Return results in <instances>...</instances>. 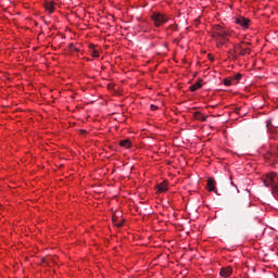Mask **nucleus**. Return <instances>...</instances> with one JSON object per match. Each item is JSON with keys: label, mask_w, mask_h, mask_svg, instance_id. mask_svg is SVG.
Returning <instances> with one entry per match:
<instances>
[{"label": "nucleus", "mask_w": 278, "mask_h": 278, "mask_svg": "<svg viewBox=\"0 0 278 278\" xmlns=\"http://www.w3.org/2000/svg\"><path fill=\"white\" fill-rule=\"evenodd\" d=\"M90 54L92 55V58H99V51L97 50H90Z\"/></svg>", "instance_id": "nucleus-18"}, {"label": "nucleus", "mask_w": 278, "mask_h": 278, "mask_svg": "<svg viewBox=\"0 0 278 278\" xmlns=\"http://www.w3.org/2000/svg\"><path fill=\"white\" fill-rule=\"evenodd\" d=\"M94 47H96L94 43H90V45H89L90 51H94V50H96Z\"/></svg>", "instance_id": "nucleus-23"}, {"label": "nucleus", "mask_w": 278, "mask_h": 278, "mask_svg": "<svg viewBox=\"0 0 278 278\" xmlns=\"http://www.w3.org/2000/svg\"><path fill=\"white\" fill-rule=\"evenodd\" d=\"M232 273H233V269L231 268V266H227V267H223L220 269L219 275H220V277L227 278V277H231Z\"/></svg>", "instance_id": "nucleus-7"}, {"label": "nucleus", "mask_w": 278, "mask_h": 278, "mask_svg": "<svg viewBox=\"0 0 278 278\" xmlns=\"http://www.w3.org/2000/svg\"><path fill=\"white\" fill-rule=\"evenodd\" d=\"M193 118H195V121H201L202 123H205V121H207V117L199 111H195L193 113Z\"/></svg>", "instance_id": "nucleus-9"}, {"label": "nucleus", "mask_w": 278, "mask_h": 278, "mask_svg": "<svg viewBox=\"0 0 278 278\" xmlns=\"http://www.w3.org/2000/svg\"><path fill=\"white\" fill-rule=\"evenodd\" d=\"M113 223H114L115 227H123V222L116 223V219L113 218Z\"/></svg>", "instance_id": "nucleus-20"}, {"label": "nucleus", "mask_w": 278, "mask_h": 278, "mask_svg": "<svg viewBox=\"0 0 278 278\" xmlns=\"http://www.w3.org/2000/svg\"><path fill=\"white\" fill-rule=\"evenodd\" d=\"M119 146L124 147L125 149H131V141L129 139L121 140Z\"/></svg>", "instance_id": "nucleus-13"}, {"label": "nucleus", "mask_w": 278, "mask_h": 278, "mask_svg": "<svg viewBox=\"0 0 278 278\" xmlns=\"http://www.w3.org/2000/svg\"><path fill=\"white\" fill-rule=\"evenodd\" d=\"M249 207H251V201H249L248 199L239 201L235 206L236 218H244V216H247Z\"/></svg>", "instance_id": "nucleus-1"}, {"label": "nucleus", "mask_w": 278, "mask_h": 278, "mask_svg": "<svg viewBox=\"0 0 278 278\" xmlns=\"http://www.w3.org/2000/svg\"><path fill=\"white\" fill-rule=\"evenodd\" d=\"M271 192H273L274 197H276V199H278V186L277 185L271 187Z\"/></svg>", "instance_id": "nucleus-16"}, {"label": "nucleus", "mask_w": 278, "mask_h": 278, "mask_svg": "<svg viewBox=\"0 0 278 278\" xmlns=\"http://www.w3.org/2000/svg\"><path fill=\"white\" fill-rule=\"evenodd\" d=\"M201 81H203L202 79L198 80L195 84L191 85L189 87V90L191 92H197V90H199V88H203V84H201Z\"/></svg>", "instance_id": "nucleus-10"}, {"label": "nucleus", "mask_w": 278, "mask_h": 278, "mask_svg": "<svg viewBox=\"0 0 278 278\" xmlns=\"http://www.w3.org/2000/svg\"><path fill=\"white\" fill-rule=\"evenodd\" d=\"M210 60H212V62H214V58L211 56Z\"/></svg>", "instance_id": "nucleus-26"}, {"label": "nucleus", "mask_w": 278, "mask_h": 278, "mask_svg": "<svg viewBox=\"0 0 278 278\" xmlns=\"http://www.w3.org/2000/svg\"><path fill=\"white\" fill-rule=\"evenodd\" d=\"M231 81H233L232 78H225L224 79V86H231Z\"/></svg>", "instance_id": "nucleus-17"}, {"label": "nucleus", "mask_w": 278, "mask_h": 278, "mask_svg": "<svg viewBox=\"0 0 278 278\" xmlns=\"http://www.w3.org/2000/svg\"><path fill=\"white\" fill-rule=\"evenodd\" d=\"M45 9L47 10V12H49L50 14H52V12H54L55 10V2L53 1H47L45 3Z\"/></svg>", "instance_id": "nucleus-8"}, {"label": "nucleus", "mask_w": 278, "mask_h": 278, "mask_svg": "<svg viewBox=\"0 0 278 278\" xmlns=\"http://www.w3.org/2000/svg\"><path fill=\"white\" fill-rule=\"evenodd\" d=\"M152 20L154 21L155 27H160L161 25H164V23H167L168 17L162 13H154Z\"/></svg>", "instance_id": "nucleus-3"}, {"label": "nucleus", "mask_w": 278, "mask_h": 278, "mask_svg": "<svg viewBox=\"0 0 278 278\" xmlns=\"http://www.w3.org/2000/svg\"><path fill=\"white\" fill-rule=\"evenodd\" d=\"M230 55H233V53H236V49H233V50H229V52H228Z\"/></svg>", "instance_id": "nucleus-24"}, {"label": "nucleus", "mask_w": 278, "mask_h": 278, "mask_svg": "<svg viewBox=\"0 0 278 278\" xmlns=\"http://www.w3.org/2000/svg\"><path fill=\"white\" fill-rule=\"evenodd\" d=\"M229 36V33L223 28L220 25H215L213 27V38H227Z\"/></svg>", "instance_id": "nucleus-2"}, {"label": "nucleus", "mask_w": 278, "mask_h": 278, "mask_svg": "<svg viewBox=\"0 0 278 278\" xmlns=\"http://www.w3.org/2000/svg\"><path fill=\"white\" fill-rule=\"evenodd\" d=\"M168 190V184L163 181L157 185V192H166Z\"/></svg>", "instance_id": "nucleus-11"}, {"label": "nucleus", "mask_w": 278, "mask_h": 278, "mask_svg": "<svg viewBox=\"0 0 278 278\" xmlns=\"http://www.w3.org/2000/svg\"><path fill=\"white\" fill-rule=\"evenodd\" d=\"M242 79V74H237L233 78L232 81H240Z\"/></svg>", "instance_id": "nucleus-19"}, {"label": "nucleus", "mask_w": 278, "mask_h": 278, "mask_svg": "<svg viewBox=\"0 0 278 278\" xmlns=\"http://www.w3.org/2000/svg\"><path fill=\"white\" fill-rule=\"evenodd\" d=\"M215 39L217 40V47H223V46L227 45V41L229 40V39H227V37H225V38L217 37Z\"/></svg>", "instance_id": "nucleus-14"}, {"label": "nucleus", "mask_w": 278, "mask_h": 278, "mask_svg": "<svg viewBox=\"0 0 278 278\" xmlns=\"http://www.w3.org/2000/svg\"><path fill=\"white\" fill-rule=\"evenodd\" d=\"M233 112L236 113V114H239L240 115V108L239 106H233Z\"/></svg>", "instance_id": "nucleus-21"}, {"label": "nucleus", "mask_w": 278, "mask_h": 278, "mask_svg": "<svg viewBox=\"0 0 278 278\" xmlns=\"http://www.w3.org/2000/svg\"><path fill=\"white\" fill-rule=\"evenodd\" d=\"M239 55H251V48H243L242 45H236L235 46V53H238Z\"/></svg>", "instance_id": "nucleus-5"}, {"label": "nucleus", "mask_w": 278, "mask_h": 278, "mask_svg": "<svg viewBox=\"0 0 278 278\" xmlns=\"http://www.w3.org/2000/svg\"><path fill=\"white\" fill-rule=\"evenodd\" d=\"M150 110H152V112H155V110H157V106L155 104L150 105Z\"/></svg>", "instance_id": "nucleus-22"}, {"label": "nucleus", "mask_w": 278, "mask_h": 278, "mask_svg": "<svg viewBox=\"0 0 278 278\" xmlns=\"http://www.w3.org/2000/svg\"><path fill=\"white\" fill-rule=\"evenodd\" d=\"M68 47H70L71 53H79V49H77V48L75 47V45L70 43Z\"/></svg>", "instance_id": "nucleus-15"}, {"label": "nucleus", "mask_w": 278, "mask_h": 278, "mask_svg": "<svg viewBox=\"0 0 278 278\" xmlns=\"http://www.w3.org/2000/svg\"><path fill=\"white\" fill-rule=\"evenodd\" d=\"M232 60H238V54L233 53L232 54Z\"/></svg>", "instance_id": "nucleus-25"}, {"label": "nucleus", "mask_w": 278, "mask_h": 278, "mask_svg": "<svg viewBox=\"0 0 278 278\" xmlns=\"http://www.w3.org/2000/svg\"><path fill=\"white\" fill-rule=\"evenodd\" d=\"M264 185L266 188H274V186H277V174L270 173L266 176V179L264 180Z\"/></svg>", "instance_id": "nucleus-4"}, {"label": "nucleus", "mask_w": 278, "mask_h": 278, "mask_svg": "<svg viewBox=\"0 0 278 278\" xmlns=\"http://www.w3.org/2000/svg\"><path fill=\"white\" fill-rule=\"evenodd\" d=\"M214 184H215L214 178H208L207 188L210 192H214V190H216V187L214 186Z\"/></svg>", "instance_id": "nucleus-12"}, {"label": "nucleus", "mask_w": 278, "mask_h": 278, "mask_svg": "<svg viewBox=\"0 0 278 278\" xmlns=\"http://www.w3.org/2000/svg\"><path fill=\"white\" fill-rule=\"evenodd\" d=\"M236 23L237 25L243 27V29H249V25H251V20L240 16L236 20Z\"/></svg>", "instance_id": "nucleus-6"}, {"label": "nucleus", "mask_w": 278, "mask_h": 278, "mask_svg": "<svg viewBox=\"0 0 278 278\" xmlns=\"http://www.w3.org/2000/svg\"><path fill=\"white\" fill-rule=\"evenodd\" d=\"M277 155H278V147H277Z\"/></svg>", "instance_id": "nucleus-27"}]
</instances>
